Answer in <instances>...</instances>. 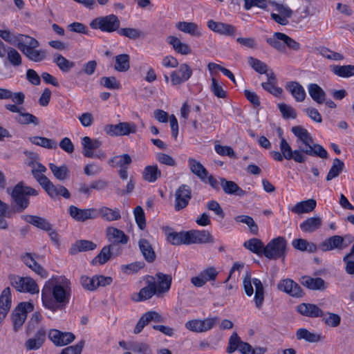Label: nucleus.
Masks as SVG:
<instances>
[{"mask_svg":"<svg viewBox=\"0 0 354 354\" xmlns=\"http://www.w3.org/2000/svg\"><path fill=\"white\" fill-rule=\"evenodd\" d=\"M167 41L172 46L174 50L181 55H189L191 53L190 47L185 43H183L180 39L175 36L167 37Z\"/></svg>","mask_w":354,"mask_h":354,"instance_id":"obj_41","label":"nucleus"},{"mask_svg":"<svg viewBox=\"0 0 354 354\" xmlns=\"http://www.w3.org/2000/svg\"><path fill=\"white\" fill-rule=\"evenodd\" d=\"M243 246L254 254L258 255H264L265 245L261 240L259 239H250L248 241L244 242Z\"/></svg>","mask_w":354,"mask_h":354,"instance_id":"obj_48","label":"nucleus"},{"mask_svg":"<svg viewBox=\"0 0 354 354\" xmlns=\"http://www.w3.org/2000/svg\"><path fill=\"white\" fill-rule=\"evenodd\" d=\"M322 225V219L319 216H313L306 218L300 223L299 227L303 232L313 233L319 230Z\"/></svg>","mask_w":354,"mask_h":354,"instance_id":"obj_33","label":"nucleus"},{"mask_svg":"<svg viewBox=\"0 0 354 354\" xmlns=\"http://www.w3.org/2000/svg\"><path fill=\"white\" fill-rule=\"evenodd\" d=\"M138 127L134 122H121L116 124H106L104 131L110 136H125L137 132Z\"/></svg>","mask_w":354,"mask_h":354,"instance_id":"obj_9","label":"nucleus"},{"mask_svg":"<svg viewBox=\"0 0 354 354\" xmlns=\"http://www.w3.org/2000/svg\"><path fill=\"white\" fill-rule=\"evenodd\" d=\"M11 99L14 102L21 105L25 100V95L23 92L13 93L7 88H0V100Z\"/></svg>","mask_w":354,"mask_h":354,"instance_id":"obj_43","label":"nucleus"},{"mask_svg":"<svg viewBox=\"0 0 354 354\" xmlns=\"http://www.w3.org/2000/svg\"><path fill=\"white\" fill-rule=\"evenodd\" d=\"M193 71L187 64H182L179 68L171 73V82L174 86L187 82L192 75Z\"/></svg>","mask_w":354,"mask_h":354,"instance_id":"obj_16","label":"nucleus"},{"mask_svg":"<svg viewBox=\"0 0 354 354\" xmlns=\"http://www.w3.org/2000/svg\"><path fill=\"white\" fill-rule=\"evenodd\" d=\"M41 187L51 198H55L59 196H62L66 199L71 197L70 192L65 187L61 185H55L50 180H48Z\"/></svg>","mask_w":354,"mask_h":354,"instance_id":"obj_22","label":"nucleus"},{"mask_svg":"<svg viewBox=\"0 0 354 354\" xmlns=\"http://www.w3.org/2000/svg\"><path fill=\"white\" fill-rule=\"evenodd\" d=\"M106 235L108 240L112 242L111 244L116 245V252L115 256L119 254L120 252V248L118 247V244H126L129 241V237L124 234V232L118 228L113 227H109L106 230Z\"/></svg>","mask_w":354,"mask_h":354,"instance_id":"obj_15","label":"nucleus"},{"mask_svg":"<svg viewBox=\"0 0 354 354\" xmlns=\"http://www.w3.org/2000/svg\"><path fill=\"white\" fill-rule=\"evenodd\" d=\"M138 247L146 261L151 263L156 261V254L152 245L146 239H140Z\"/></svg>","mask_w":354,"mask_h":354,"instance_id":"obj_28","label":"nucleus"},{"mask_svg":"<svg viewBox=\"0 0 354 354\" xmlns=\"http://www.w3.org/2000/svg\"><path fill=\"white\" fill-rule=\"evenodd\" d=\"M130 68V57L128 54H121L115 57V70L126 72Z\"/></svg>","mask_w":354,"mask_h":354,"instance_id":"obj_54","label":"nucleus"},{"mask_svg":"<svg viewBox=\"0 0 354 354\" xmlns=\"http://www.w3.org/2000/svg\"><path fill=\"white\" fill-rule=\"evenodd\" d=\"M89 25L93 29H98L106 32H113L119 30L120 21L116 15L111 14L97 17L92 20Z\"/></svg>","mask_w":354,"mask_h":354,"instance_id":"obj_6","label":"nucleus"},{"mask_svg":"<svg viewBox=\"0 0 354 354\" xmlns=\"http://www.w3.org/2000/svg\"><path fill=\"white\" fill-rule=\"evenodd\" d=\"M33 306L27 302L20 303L12 313V322L15 330H18L24 324L27 317L28 310H32Z\"/></svg>","mask_w":354,"mask_h":354,"instance_id":"obj_13","label":"nucleus"},{"mask_svg":"<svg viewBox=\"0 0 354 354\" xmlns=\"http://www.w3.org/2000/svg\"><path fill=\"white\" fill-rule=\"evenodd\" d=\"M279 137L281 138L280 151L285 159L288 160L292 159L297 163H304L306 161L307 157L303 154V146L299 145V149L297 147L293 151L281 133H279Z\"/></svg>","mask_w":354,"mask_h":354,"instance_id":"obj_10","label":"nucleus"},{"mask_svg":"<svg viewBox=\"0 0 354 354\" xmlns=\"http://www.w3.org/2000/svg\"><path fill=\"white\" fill-rule=\"evenodd\" d=\"M297 339H305L308 342H318L321 337L319 335L311 333L305 328H299L296 333Z\"/></svg>","mask_w":354,"mask_h":354,"instance_id":"obj_57","label":"nucleus"},{"mask_svg":"<svg viewBox=\"0 0 354 354\" xmlns=\"http://www.w3.org/2000/svg\"><path fill=\"white\" fill-rule=\"evenodd\" d=\"M115 248V244H109V245L104 246L95 257V259H98L99 263L100 265L104 264L111 259L113 255H115L113 254V251H116Z\"/></svg>","mask_w":354,"mask_h":354,"instance_id":"obj_53","label":"nucleus"},{"mask_svg":"<svg viewBox=\"0 0 354 354\" xmlns=\"http://www.w3.org/2000/svg\"><path fill=\"white\" fill-rule=\"evenodd\" d=\"M317 206L315 199L310 198L297 203L290 208V211L296 214H308L313 212Z\"/></svg>","mask_w":354,"mask_h":354,"instance_id":"obj_29","label":"nucleus"},{"mask_svg":"<svg viewBox=\"0 0 354 354\" xmlns=\"http://www.w3.org/2000/svg\"><path fill=\"white\" fill-rule=\"evenodd\" d=\"M331 71L338 77L348 78L354 75V65H334Z\"/></svg>","mask_w":354,"mask_h":354,"instance_id":"obj_49","label":"nucleus"},{"mask_svg":"<svg viewBox=\"0 0 354 354\" xmlns=\"http://www.w3.org/2000/svg\"><path fill=\"white\" fill-rule=\"evenodd\" d=\"M38 191L26 186L24 182L18 183L12 189L11 196L17 206V211L21 212L28 207L29 196H37Z\"/></svg>","mask_w":354,"mask_h":354,"instance_id":"obj_3","label":"nucleus"},{"mask_svg":"<svg viewBox=\"0 0 354 354\" xmlns=\"http://www.w3.org/2000/svg\"><path fill=\"white\" fill-rule=\"evenodd\" d=\"M41 187L51 198H55L59 196H62L66 199L71 197L70 192L65 187L61 185H55L50 180H48Z\"/></svg>","mask_w":354,"mask_h":354,"instance_id":"obj_23","label":"nucleus"},{"mask_svg":"<svg viewBox=\"0 0 354 354\" xmlns=\"http://www.w3.org/2000/svg\"><path fill=\"white\" fill-rule=\"evenodd\" d=\"M39 42L35 38L22 35V39L17 44V48L21 53L30 61L35 62H41L45 60L48 55V52L45 49L37 50Z\"/></svg>","mask_w":354,"mask_h":354,"instance_id":"obj_2","label":"nucleus"},{"mask_svg":"<svg viewBox=\"0 0 354 354\" xmlns=\"http://www.w3.org/2000/svg\"><path fill=\"white\" fill-rule=\"evenodd\" d=\"M220 181L223 192L227 194L243 196L246 194V192L240 188L234 181L227 180L224 178H221Z\"/></svg>","mask_w":354,"mask_h":354,"instance_id":"obj_34","label":"nucleus"},{"mask_svg":"<svg viewBox=\"0 0 354 354\" xmlns=\"http://www.w3.org/2000/svg\"><path fill=\"white\" fill-rule=\"evenodd\" d=\"M292 133L297 138L296 141L297 147L299 145L307 148L313 143V139L308 131L301 126H295L291 129Z\"/></svg>","mask_w":354,"mask_h":354,"instance_id":"obj_21","label":"nucleus"},{"mask_svg":"<svg viewBox=\"0 0 354 354\" xmlns=\"http://www.w3.org/2000/svg\"><path fill=\"white\" fill-rule=\"evenodd\" d=\"M242 343V340L239 337L236 333H233L232 335L229 338L228 346L226 348V351L228 353H232L236 351H239V347H241V344Z\"/></svg>","mask_w":354,"mask_h":354,"instance_id":"obj_62","label":"nucleus"},{"mask_svg":"<svg viewBox=\"0 0 354 354\" xmlns=\"http://www.w3.org/2000/svg\"><path fill=\"white\" fill-rule=\"evenodd\" d=\"M98 214L101 218L107 221H118L121 218L120 212L118 209H111L107 207H102L98 210Z\"/></svg>","mask_w":354,"mask_h":354,"instance_id":"obj_50","label":"nucleus"},{"mask_svg":"<svg viewBox=\"0 0 354 354\" xmlns=\"http://www.w3.org/2000/svg\"><path fill=\"white\" fill-rule=\"evenodd\" d=\"M297 311L302 315L309 317H322L324 312L315 304L303 303L297 307Z\"/></svg>","mask_w":354,"mask_h":354,"instance_id":"obj_30","label":"nucleus"},{"mask_svg":"<svg viewBox=\"0 0 354 354\" xmlns=\"http://www.w3.org/2000/svg\"><path fill=\"white\" fill-rule=\"evenodd\" d=\"M96 248V244L91 241L79 240L73 244L70 249L71 254H75L80 252L93 250Z\"/></svg>","mask_w":354,"mask_h":354,"instance_id":"obj_46","label":"nucleus"},{"mask_svg":"<svg viewBox=\"0 0 354 354\" xmlns=\"http://www.w3.org/2000/svg\"><path fill=\"white\" fill-rule=\"evenodd\" d=\"M15 120L21 124H33L37 125L39 120L36 116L29 113L21 112L15 118Z\"/></svg>","mask_w":354,"mask_h":354,"instance_id":"obj_61","label":"nucleus"},{"mask_svg":"<svg viewBox=\"0 0 354 354\" xmlns=\"http://www.w3.org/2000/svg\"><path fill=\"white\" fill-rule=\"evenodd\" d=\"M287 241L278 236L269 241L264 248V256L269 259H285L287 252Z\"/></svg>","mask_w":354,"mask_h":354,"instance_id":"obj_4","label":"nucleus"},{"mask_svg":"<svg viewBox=\"0 0 354 354\" xmlns=\"http://www.w3.org/2000/svg\"><path fill=\"white\" fill-rule=\"evenodd\" d=\"M21 218L27 223L41 230L45 231H50L52 230V225L44 218L32 215H23Z\"/></svg>","mask_w":354,"mask_h":354,"instance_id":"obj_36","label":"nucleus"},{"mask_svg":"<svg viewBox=\"0 0 354 354\" xmlns=\"http://www.w3.org/2000/svg\"><path fill=\"white\" fill-rule=\"evenodd\" d=\"M53 62L62 72L67 73L75 66L73 62L69 61L60 54H55L53 56Z\"/></svg>","mask_w":354,"mask_h":354,"instance_id":"obj_52","label":"nucleus"},{"mask_svg":"<svg viewBox=\"0 0 354 354\" xmlns=\"http://www.w3.org/2000/svg\"><path fill=\"white\" fill-rule=\"evenodd\" d=\"M129 350L142 354H151L149 345L143 342H129Z\"/></svg>","mask_w":354,"mask_h":354,"instance_id":"obj_64","label":"nucleus"},{"mask_svg":"<svg viewBox=\"0 0 354 354\" xmlns=\"http://www.w3.org/2000/svg\"><path fill=\"white\" fill-rule=\"evenodd\" d=\"M294 248L301 251H308L314 252L317 250V245L313 243H310L306 239H297L292 241Z\"/></svg>","mask_w":354,"mask_h":354,"instance_id":"obj_55","label":"nucleus"},{"mask_svg":"<svg viewBox=\"0 0 354 354\" xmlns=\"http://www.w3.org/2000/svg\"><path fill=\"white\" fill-rule=\"evenodd\" d=\"M30 140L32 143L48 149H56L57 147L56 141L53 139L40 137V136H35L30 138Z\"/></svg>","mask_w":354,"mask_h":354,"instance_id":"obj_56","label":"nucleus"},{"mask_svg":"<svg viewBox=\"0 0 354 354\" xmlns=\"http://www.w3.org/2000/svg\"><path fill=\"white\" fill-rule=\"evenodd\" d=\"M11 307L10 288H5L0 296V324L5 319Z\"/></svg>","mask_w":354,"mask_h":354,"instance_id":"obj_31","label":"nucleus"},{"mask_svg":"<svg viewBox=\"0 0 354 354\" xmlns=\"http://www.w3.org/2000/svg\"><path fill=\"white\" fill-rule=\"evenodd\" d=\"M188 165L192 173L197 176L201 180H204L207 178L208 171L200 162L194 158H189Z\"/></svg>","mask_w":354,"mask_h":354,"instance_id":"obj_39","label":"nucleus"},{"mask_svg":"<svg viewBox=\"0 0 354 354\" xmlns=\"http://www.w3.org/2000/svg\"><path fill=\"white\" fill-rule=\"evenodd\" d=\"M69 214L71 216L78 222H84L88 219L95 218L98 214L95 209H80L74 205L69 207Z\"/></svg>","mask_w":354,"mask_h":354,"instance_id":"obj_17","label":"nucleus"},{"mask_svg":"<svg viewBox=\"0 0 354 354\" xmlns=\"http://www.w3.org/2000/svg\"><path fill=\"white\" fill-rule=\"evenodd\" d=\"M46 336V331L44 328L39 329L34 337L28 339L25 344L27 350L39 349L44 343Z\"/></svg>","mask_w":354,"mask_h":354,"instance_id":"obj_32","label":"nucleus"},{"mask_svg":"<svg viewBox=\"0 0 354 354\" xmlns=\"http://www.w3.org/2000/svg\"><path fill=\"white\" fill-rule=\"evenodd\" d=\"M342 241L341 236L335 235L326 239L320 244L322 251L326 252L335 249L342 250Z\"/></svg>","mask_w":354,"mask_h":354,"instance_id":"obj_37","label":"nucleus"},{"mask_svg":"<svg viewBox=\"0 0 354 354\" xmlns=\"http://www.w3.org/2000/svg\"><path fill=\"white\" fill-rule=\"evenodd\" d=\"M132 162L131 156L127 153L115 156L109 160V164L113 167L127 168Z\"/></svg>","mask_w":354,"mask_h":354,"instance_id":"obj_47","label":"nucleus"},{"mask_svg":"<svg viewBox=\"0 0 354 354\" xmlns=\"http://www.w3.org/2000/svg\"><path fill=\"white\" fill-rule=\"evenodd\" d=\"M267 43L277 50L282 51L285 49V44L288 48L293 50H299L301 45L299 42L290 37L288 35L279 32L273 33L271 37L266 39Z\"/></svg>","mask_w":354,"mask_h":354,"instance_id":"obj_7","label":"nucleus"},{"mask_svg":"<svg viewBox=\"0 0 354 354\" xmlns=\"http://www.w3.org/2000/svg\"><path fill=\"white\" fill-rule=\"evenodd\" d=\"M49 168L54 176L59 180H64L68 177V169L66 165H64L57 167L53 163L49 164Z\"/></svg>","mask_w":354,"mask_h":354,"instance_id":"obj_58","label":"nucleus"},{"mask_svg":"<svg viewBox=\"0 0 354 354\" xmlns=\"http://www.w3.org/2000/svg\"><path fill=\"white\" fill-rule=\"evenodd\" d=\"M71 295L70 280L63 276L53 277L46 282L41 290L42 304L47 309L56 312L65 308Z\"/></svg>","mask_w":354,"mask_h":354,"instance_id":"obj_1","label":"nucleus"},{"mask_svg":"<svg viewBox=\"0 0 354 354\" xmlns=\"http://www.w3.org/2000/svg\"><path fill=\"white\" fill-rule=\"evenodd\" d=\"M21 259L26 266L30 268L41 277L46 278L48 277V272L36 261L34 258V254L26 253L21 257Z\"/></svg>","mask_w":354,"mask_h":354,"instance_id":"obj_24","label":"nucleus"},{"mask_svg":"<svg viewBox=\"0 0 354 354\" xmlns=\"http://www.w3.org/2000/svg\"><path fill=\"white\" fill-rule=\"evenodd\" d=\"M174 209L180 211L185 208L192 198V189L187 185H181L174 194Z\"/></svg>","mask_w":354,"mask_h":354,"instance_id":"obj_12","label":"nucleus"},{"mask_svg":"<svg viewBox=\"0 0 354 354\" xmlns=\"http://www.w3.org/2000/svg\"><path fill=\"white\" fill-rule=\"evenodd\" d=\"M252 282L255 286V305L257 308L260 309L264 301V288L259 279L254 278L252 280L250 273L247 272L243 279V288L248 296H252L254 292Z\"/></svg>","mask_w":354,"mask_h":354,"instance_id":"obj_5","label":"nucleus"},{"mask_svg":"<svg viewBox=\"0 0 354 354\" xmlns=\"http://www.w3.org/2000/svg\"><path fill=\"white\" fill-rule=\"evenodd\" d=\"M279 290L285 292L295 297H301L303 295L301 288L298 283L290 279H286L280 281L277 284Z\"/></svg>","mask_w":354,"mask_h":354,"instance_id":"obj_20","label":"nucleus"},{"mask_svg":"<svg viewBox=\"0 0 354 354\" xmlns=\"http://www.w3.org/2000/svg\"><path fill=\"white\" fill-rule=\"evenodd\" d=\"M48 338L55 346H63L71 343L75 337L72 333H64L57 329H51L48 333Z\"/></svg>","mask_w":354,"mask_h":354,"instance_id":"obj_18","label":"nucleus"},{"mask_svg":"<svg viewBox=\"0 0 354 354\" xmlns=\"http://www.w3.org/2000/svg\"><path fill=\"white\" fill-rule=\"evenodd\" d=\"M176 27L179 30L192 36L200 37L201 35L198 25L194 22L180 21L176 24Z\"/></svg>","mask_w":354,"mask_h":354,"instance_id":"obj_45","label":"nucleus"},{"mask_svg":"<svg viewBox=\"0 0 354 354\" xmlns=\"http://www.w3.org/2000/svg\"><path fill=\"white\" fill-rule=\"evenodd\" d=\"M146 283H147V286L140 290V292L136 295L137 297H133L134 301H145L151 298L153 295H156L158 297L156 279L154 277L148 276Z\"/></svg>","mask_w":354,"mask_h":354,"instance_id":"obj_19","label":"nucleus"},{"mask_svg":"<svg viewBox=\"0 0 354 354\" xmlns=\"http://www.w3.org/2000/svg\"><path fill=\"white\" fill-rule=\"evenodd\" d=\"M214 237L207 230H190L187 231V245L196 243H213Z\"/></svg>","mask_w":354,"mask_h":354,"instance_id":"obj_14","label":"nucleus"},{"mask_svg":"<svg viewBox=\"0 0 354 354\" xmlns=\"http://www.w3.org/2000/svg\"><path fill=\"white\" fill-rule=\"evenodd\" d=\"M154 278L156 279L158 297H160L170 289L172 278L171 275L162 272L156 273Z\"/></svg>","mask_w":354,"mask_h":354,"instance_id":"obj_26","label":"nucleus"},{"mask_svg":"<svg viewBox=\"0 0 354 354\" xmlns=\"http://www.w3.org/2000/svg\"><path fill=\"white\" fill-rule=\"evenodd\" d=\"M219 319L216 317L204 319H192L185 324V327L195 333H204L213 328Z\"/></svg>","mask_w":354,"mask_h":354,"instance_id":"obj_11","label":"nucleus"},{"mask_svg":"<svg viewBox=\"0 0 354 354\" xmlns=\"http://www.w3.org/2000/svg\"><path fill=\"white\" fill-rule=\"evenodd\" d=\"M301 283L311 290H324L326 289L325 281L320 277L313 278L304 276L301 278Z\"/></svg>","mask_w":354,"mask_h":354,"instance_id":"obj_40","label":"nucleus"},{"mask_svg":"<svg viewBox=\"0 0 354 354\" xmlns=\"http://www.w3.org/2000/svg\"><path fill=\"white\" fill-rule=\"evenodd\" d=\"M207 25L211 30L227 36L234 35L236 30V28L231 24L216 22L212 19L209 20Z\"/></svg>","mask_w":354,"mask_h":354,"instance_id":"obj_25","label":"nucleus"},{"mask_svg":"<svg viewBox=\"0 0 354 354\" xmlns=\"http://www.w3.org/2000/svg\"><path fill=\"white\" fill-rule=\"evenodd\" d=\"M319 53L324 57L335 61H340L344 59V56L337 52L332 51L326 47H319L317 48Z\"/></svg>","mask_w":354,"mask_h":354,"instance_id":"obj_63","label":"nucleus"},{"mask_svg":"<svg viewBox=\"0 0 354 354\" xmlns=\"http://www.w3.org/2000/svg\"><path fill=\"white\" fill-rule=\"evenodd\" d=\"M303 154L306 156H318L324 159L328 158V153L326 149L322 145L315 144L314 142L312 145H309L307 148L303 147Z\"/></svg>","mask_w":354,"mask_h":354,"instance_id":"obj_42","label":"nucleus"},{"mask_svg":"<svg viewBox=\"0 0 354 354\" xmlns=\"http://www.w3.org/2000/svg\"><path fill=\"white\" fill-rule=\"evenodd\" d=\"M8 278L11 285L19 292L35 294L39 291L37 283L31 277H22L15 274H10Z\"/></svg>","mask_w":354,"mask_h":354,"instance_id":"obj_8","label":"nucleus"},{"mask_svg":"<svg viewBox=\"0 0 354 354\" xmlns=\"http://www.w3.org/2000/svg\"><path fill=\"white\" fill-rule=\"evenodd\" d=\"M286 88L291 93L297 102H301L305 100L306 91L299 82H288L286 85Z\"/></svg>","mask_w":354,"mask_h":354,"instance_id":"obj_35","label":"nucleus"},{"mask_svg":"<svg viewBox=\"0 0 354 354\" xmlns=\"http://www.w3.org/2000/svg\"><path fill=\"white\" fill-rule=\"evenodd\" d=\"M7 59L9 63L15 66L18 67L22 64V58L20 53L14 48L9 47L7 49Z\"/></svg>","mask_w":354,"mask_h":354,"instance_id":"obj_60","label":"nucleus"},{"mask_svg":"<svg viewBox=\"0 0 354 354\" xmlns=\"http://www.w3.org/2000/svg\"><path fill=\"white\" fill-rule=\"evenodd\" d=\"M308 91L311 98L317 104H322L325 102L326 94L318 84L315 83L308 84Z\"/></svg>","mask_w":354,"mask_h":354,"instance_id":"obj_38","label":"nucleus"},{"mask_svg":"<svg viewBox=\"0 0 354 354\" xmlns=\"http://www.w3.org/2000/svg\"><path fill=\"white\" fill-rule=\"evenodd\" d=\"M344 168V163L339 158H335L333 162L332 167L327 174L326 180L330 181L333 178H337L343 171Z\"/></svg>","mask_w":354,"mask_h":354,"instance_id":"obj_51","label":"nucleus"},{"mask_svg":"<svg viewBox=\"0 0 354 354\" xmlns=\"http://www.w3.org/2000/svg\"><path fill=\"white\" fill-rule=\"evenodd\" d=\"M83 147L82 154L86 158H93L94 151L97 149L101 145L102 142L98 139H91L88 136H85L82 140Z\"/></svg>","mask_w":354,"mask_h":354,"instance_id":"obj_27","label":"nucleus"},{"mask_svg":"<svg viewBox=\"0 0 354 354\" xmlns=\"http://www.w3.org/2000/svg\"><path fill=\"white\" fill-rule=\"evenodd\" d=\"M142 178L149 183H154L161 176V171L156 165H148L142 173Z\"/></svg>","mask_w":354,"mask_h":354,"instance_id":"obj_44","label":"nucleus"},{"mask_svg":"<svg viewBox=\"0 0 354 354\" xmlns=\"http://www.w3.org/2000/svg\"><path fill=\"white\" fill-rule=\"evenodd\" d=\"M167 240L172 245H187V232L169 233L167 235Z\"/></svg>","mask_w":354,"mask_h":354,"instance_id":"obj_59","label":"nucleus"}]
</instances>
